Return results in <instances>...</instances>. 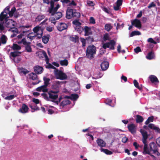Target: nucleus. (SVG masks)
<instances>
[{
    "mask_svg": "<svg viewBox=\"0 0 160 160\" xmlns=\"http://www.w3.org/2000/svg\"><path fill=\"white\" fill-rule=\"evenodd\" d=\"M140 132L141 133L142 136V141L143 143L144 144L143 148L144 152L145 154L150 155V152L149 149H148L147 142V140L148 138V132L142 129H140Z\"/></svg>",
    "mask_w": 160,
    "mask_h": 160,
    "instance_id": "1",
    "label": "nucleus"
},
{
    "mask_svg": "<svg viewBox=\"0 0 160 160\" xmlns=\"http://www.w3.org/2000/svg\"><path fill=\"white\" fill-rule=\"evenodd\" d=\"M96 48L93 45H91L88 46L87 48L86 51V56L87 57L91 59L93 58L94 55L96 54Z\"/></svg>",
    "mask_w": 160,
    "mask_h": 160,
    "instance_id": "2",
    "label": "nucleus"
},
{
    "mask_svg": "<svg viewBox=\"0 0 160 160\" xmlns=\"http://www.w3.org/2000/svg\"><path fill=\"white\" fill-rule=\"evenodd\" d=\"M80 17V13L76 12V10H74L71 8H68L67 9L66 16V18L67 19H69L72 18H78Z\"/></svg>",
    "mask_w": 160,
    "mask_h": 160,
    "instance_id": "3",
    "label": "nucleus"
},
{
    "mask_svg": "<svg viewBox=\"0 0 160 160\" xmlns=\"http://www.w3.org/2000/svg\"><path fill=\"white\" fill-rule=\"evenodd\" d=\"M59 92V90L58 88L56 91H54L53 90H51L49 91L48 94L49 95L48 97L46 94H44V97L45 98H46L47 99H48V98L52 100H55L58 97V95L57 93Z\"/></svg>",
    "mask_w": 160,
    "mask_h": 160,
    "instance_id": "4",
    "label": "nucleus"
},
{
    "mask_svg": "<svg viewBox=\"0 0 160 160\" xmlns=\"http://www.w3.org/2000/svg\"><path fill=\"white\" fill-rule=\"evenodd\" d=\"M54 2L52 0L50 1V6L49 8L48 12L51 15L53 16L55 14L58 9L60 7L59 4H57L56 7H54Z\"/></svg>",
    "mask_w": 160,
    "mask_h": 160,
    "instance_id": "5",
    "label": "nucleus"
},
{
    "mask_svg": "<svg viewBox=\"0 0 160 160\" xmlns=\"http://www.w3.org/2000/svg\"><path fill=\"white\" fill-rule=\"evenodd\" d=\"M18 43L23 44L24 46L25 50L27 52H32V48L30 46L31 43L30 42H27L25 38H22L21 41Z\"/></svg>",
    "mask_w": 160,
    "mask_h": 160,
    "instance_id": "6",
    "label": "nucleus"
},
{
    "mask_svg": "<svg viewBox=\"0 0 160 160\" xmlns=\"http://www.w3.org/2000/svg\"><path fill=\"white\" fill-rule=\"evenodd\" d=\"M116 44V42L114 40H112L108 42L103 44L102 47L104 49L109 48L110 50H114Z\"/></svg>",
    "mask_w": 160,
    "mask_h": 160,
    "instance_id": "7",
    "label": "nucleus"
},
{
    "mask_svg": "<svg viewBox=\"0 0 160 160\" xmlns=\"http://www.w3.org/2000/svg\"><path fill=\"white\" fill-rule=\"evenodd\" d=\"M150 152H152L153 154L157 153L158 156L160 155L158 152V148L157 144L154 142H150L149 144Z\"/></svg>",
    "mask_w": 160,
    "mask_h": 160,
    "instance_id": "8",
    "label": "nucleus"
},
{
    "mask_svg": "<svg viewBox=\"0 0 160 160\" xmlns=\"http://www.w3.org/2000/svg\"><path fill=\"white\" fill-rule=\"evenodd\" d=\"M57 78L61 80H64L68 78V76L66 74L63 72L62 71L57 70L55 73Z\"/></svg>",
    "mask_w": 160,
    "mask_h": 160,
    "instance_id": "9",
    "label": "nucleus"
},
{
    "mask_svg": "<svg viewBox=\"0 0 160 160\" xmlns=\"http://www.w3.org/2000/svg\"><path fill=\"white\" fill-rule=\"evenodd\" d=\"M28 77L29 79L35 81V82L32 83V85L37 84L41 82L40 80H39L38 76L35 73H31L28 74Z\"/></svg>",
    "mask_w": 160,
    "mask_h": 160,
    "instance_id": "10",
    "label": "nucleus"
},
{
    "mask_svg": "<svg viewBox=\"0 0 160 160\" xmlns=\"http://www.w3.org/2000/svg\"><path fill=\"white\" fill-rule=\"evenodd\" d=\"M67 28L68 25L64 22L60 23L57 27V29L60 32L67 29Z\"/></svg>",
    "mask_w": 160,
    "mask_h": 160,
    "instance_id": "11",
    "label": "nucleus"
},
{
    "mask_svg": "<svg viewBox=\"0 0 160 160\" xmlns=\"http://www.w3.org/2000/svg\"><path fill=\"white\" fill-rule=\"evenodd\" d=\"M29 108L26 104L23 103L22 104V107L18 111L22 113H25L28 112Z\"/></svg>",
    "mask_w": 160,
    "mask_h": 160,
    "instance_id": "12",
    "label": "nucleus"
},
{
    "mask_svg": "<svg viewBox=\"0 0 160 160\" xmlns=\"http://www.w3.org/2000/svg\"><path fill=\"white\" fill-rule=\"evenodd\" d=\"M131 23L132 25L138 28H141L142 25L140 21L137 19H135L131 21Z\"/></svg>",
    "mask_w": 160,
    "mask_h": 160,
    "instance_id": "13",
    "label": "nucleus"
},
{
    "mask_svg": "<svg viewBox=\"0 0 160 160\" xmlns=\"http://www.w3.org/2000/svg\"><path fill=\"white\" fill-rule=\"evenodd\" d=\"M84 28L85 32V36H88L92 34V32L90 27H89L87 26H85Z\"/></svg>",
    "mask_w": 160,
    "mask_h": 160,
    "instance_id": "14",
    "label": "nucleus"
},
{
    "mask_svg": "<svg viewBox=\"0 0 160 160\" xmlns=\"http://www.w3.org/2000/svg\"><path fill=\"white\" fill-rule=\"evenodd\" d=\"M33 69L35 73L38 74L42 73L43 71L42 67L38 65L34 67Z\"/></svg>",
    "mask_w": 160,
    "mask_h": 160,
    "instance_id": "15",
    "label": "nucleus"
},
{
    "mask_svg": "<svg viewBox=\"0 0 160 160\" xmlns=\"http://www.w3.org/2000/svg\"><path fill=\"white\" fill-rule=\"evenodd\" d=\"M128 128L129 131L132 134H134L136 132V127L133 124H131L128 125Z\"/></svg>",
    "mask_w": 160,
    "mask_h": 160,
    "instance_id": "16",
    "label": "nucleus"
},
{
    "mask_svg": "<svg viewBox=\"0 0 160 160\" xmlns=\"http://www.w3.org/2000/svg\"><path fill=\"white\" fill-rule=\"evenodd\" d=\"M109 66V62L106 61H103L101 64V67L103 71L106 70L108 68Z\"/></svg>",
    "mask_w": 160,
    "mask_h": 160,
    "instance_id": "17",
    "label": "nucleus"
},
{
    "mask_svg": "<svg viewBox=\"0 0 160 160\" xmlns=\"http://www.w3.org/2000/svg\"><path fill=\"white\" fill-rule=\"evenodd\" d=\"M148 127L150 129L154 130L155 132L160 133V129L158 127L156 126L154 124L152 123L149 124Z\"/></svg>",
    "mask_w": 160,
    "mask_h": 160,
    "instance_id": "18",
    "label": "nucleus"
},
{
    "mask_svg": "<svg viewBox=\"0 0 160 160\" xmlns=\"http://www.w3.org/2000/svg\"><path fill=\"white\" fill-rule=\"evenodd\" d=\"M36 90L38 92L42 91L43 92H48V89L47 88V87L44 85L37 88Z\"/></svg>",
    "mask_w": 160,
    "mask_h": 160,
    "instance_id": "19",
    "label": "nucleus"
},
{
    "mask_svg": "<svg viewBox=\"0 0 160 160\" xmlns=\"http://www.w3.org/2000/svg\"><path fill=\"white\" fill-rule=\"evenodd\" d=\"M149 78L152 83H154L155 82H158L159 81L157 77L154 75H150L149 76Z\"/></svg>",
    "mask_w": 160,
    "mask_h": 160,
    "instance_id": "20",
    "label": "nucleus"
},
{
    "mask_svg": "<svg viewBox=\"0 0 160 160\" xmlns=\"http://www.w3.org/2000/svg\"><path fill=\"white\" fill-rule=\"evenodd\" d=\"M97 142L98 145L101 147H105L106 145V143L101 139H98L97 141Z\"/></svg>",
    "mask_w": 160,
    "mask_h": 160,
    "instance_id": "21",
    "label": "nucleus"
},
{
    "mask_svg": "<svg viewBox=\"0 0 160 160\" xmlns=\"http://www.w3.org/2000/svg\"><path fill=\"white\" fill-rule=\"evenodd\" d=\"M69 40L75 43L78 42L79 37L77 35H75L74 37L71 36L69 38Z\"/></svg>",
    "mask_w": 160,
    "mask_h": 160,
    "instance_id": "22",
    "label": "nucleus"
},
{
    "mask_svg": "<svg viewBox=\"0 0 160 160\" xmlns=\"http://www.w3.org/2000/svg\"><path fill=\"white\" fill-rule=\"evenodd\" d=\"M155 57L154 53L152 51H151L148 53L146 56V58L148 59L151 60L154 58Z\"/></svg>",
    "mask_w": 160,
    "mask_h": 160,
    "instance_id": "23",
    "label": "nucleus"
},
{
    "mask_svg": "<svg viewBox=\"0 0 160 160\" xmlns=\"http://www.w3.org/2000/svg\"><path fill=\"white\" fill-rule=\"evenodd\" d=\"M71 103L70 101L68 99H66L62 101L60 103V105L62 108H63L64 106L70 104Z\"/></svg>",
    "mask_w": 160,
    "mask_h": 160,
    "instance_id": "24",
    "label": "nucleus"
},
{
    "mask_svg": "<svg viewBox=\"0 0 160 160\" xmlns=\"http://www.w3.org/2000/svg\"><path fill=\"white\" fill-rule=\"evenodd\" d=\"M136 116V120L137 123H140L143 122V118L142 116L137 115Z\"/></svg>",
    "mask_w": 160,
    "mask_h": 160,
    "instance_id": "25",
    "label": "nucleus"
},
{
    "mask_svg": "<svg viewBox=\"0 0 160 160\" xmlns=\"http://www.w3.org/2000/svg\"><path fill=\"white\" fill-rule=\"evenodd\" d=\"M8 38L5 35L2 34L1 38V41L2 43L3 44L6 43Z\"/></svg>",
    "mask_w": 160,
    "mask_h": 160,
    "instance_id": "26",
    "label": "nucleus"
},
{
    "mask_svg": "<svg viewBox=\"0 0 160 160\" xmlns=\"http://www.w3.org/2000/svg\"><path fill=\"white\" fill-rule=\"evenodd\" d=\"M133 84L135 87L138 88L139 90H141L142 89V85H141V86H139L138 83L136 80H133Z\"/></svg>",
    "mask_w": 160,
    "mask_h": 160,
    "instance_id": "27",
    "label": "nucleus"
},
{
    "mask_svg": "<svg viewBox=\"0 0 160 160\" xmlns=\"http://www.w3.org/2000/svg\"><path fill=\"white\" fill-rule=\"evenodd\" d=\"M19 72L20 73H23L26 75L29 72V71L26 69L23 68H20L19 69Z\"/></svg>",
    "mask_w": 160,
    "mask_h": 160,
    "instance_id": "28",
    "label": "nucleus"
},
{
    "mask_svg": "<svg viewBox=\"0 0 160 160\" xmlns=\"http://www.w3.org/2000/svg\"><path fill=\"white\" fill-rule=\"evenodd\" d=\"M12 20H6L5 25L6 27L8 28L11 27V24H12Z\"/></svg>",
    "mask_w": 160,
    "mask_h": 160,
    "instance_id": "29",
    "label": "nucleus"
},
{
    "mask_svg": "<svg viewBox=\"0 0 160 160\" xmlns=\"http://www.w3.org/2000/svg\"><path fill=\"white\" fill-rule=\"evenodd\" d=\"M12 48L14 50H19L21 49V47L17 44L13 43Z\"/></svg>",
    "mask_w": 160,
    "mask_h": 160,
    "instance_id": "30",
    "label": "nucleus"
},
{
    "mask_svg": "<svg viewBox=\"0 0 160 160\" xmlns=\"http://www.w3.org/2000/svg\"><path fill=\"white\" fill-rule=\"evenodd\" d=\"M60 63L61 66H67L68 64V61L66 59L61 60L60 61Z\"/></svg>",
    "mask_w": 160,
    "mask_h": 160,
    "instance_id": "31",
    "label": "nucleus"
},
{
    "mask_svg": "<svg viewBox=\"0 0 160 160\" xmlns=\"http://www.w3.org/2000/svg\"><path fill=\"white\" fill-rule=\"evenodd\" d=\"M42 54L44 57L45 58V61L46 63L48 64L49 62V59L47 55V54L45 51H42Z\"/></svg>",
    "mask_w": 160,
    "mask_h": 160,
    "instance_id": "32",
    "label": "nucleus"
},
{
    "mask_svg": "<svg viewBox=\"0 0 160 160\" xmlns=\"http://www.w3.org/2000/svg\"><path fill=\"white\" fill-rule=\"evenodd\" d=\"M21 53V52L18 51H15L14 52H11L10 53L11 55L13 58H15L19 55V54Z\"/></svg>",
    "mask_w": 160,
    "mask_h": 160,
    "instance_id": "33",
    "label": "nucleus"
},
{
    "mask_svg": "<svg viewBox=\"0 0 160 160\" xmlns=\"http://www.w3.org/2000/svg\"><path fill=\"white\" fill-rule=\"evenodd\" d=\"M141 34V33L139 31H134L131 32L130 35V37H132L135 35H139Z\"/></svg>",
    "mask_w": 160,
    "mask_h": 160,
    "instance_id": "34",
    "label": "nucleus"
},
{
    "mask_svg": "<svg viewBox=\"0 0 160 160\" xmlns=\"http://www.w3.org/2000/svg\"><path fill=\"white\" fill-rule=\"evenodd\" d=\"M104 28L106 30L109 32L112 28V27L110 24H107L105 25Z\"/></svg>",
    "mask_w": 160,
    "mask_h": 160,
    "instance_id": "35",
    "label": "nucleus"
},
{
    "mask_svg": "<svg viewBox=\"0 0 160 160\" xmlns=\"http://www.w3.org/2000/svg\"><path fill=\"white\" fill-rule=\"evenodd\" d=\"M44 81V85L47 87L49 84V82L50 81V79L49 78H47L46 77H44L43 78Z\"/></svg>",
    "mask_w": 160,
    "mask_h": 160,
    "instance_id": "36",
    "label": "nucleus"
},
{
    "mask_svg": "<svg viewBox=\"0 0 160 160\" xmlns=\"http://www.w3.org/2000/svg\"><path fill=\"white\" fill-rule=\"evenodd\" d=\"M55 17L56 18V19H59L61 18L62 16V13L61 12H56L55 14L54 15Z\"/></svg>",
    "mask_w": 160,
    "mask_h": 160,
    "instance_id": "37",
    "label": "nucleus"
},
{
    "mask_svg": "<svg viewBox=\"0 0 160 160\" xmlns=\"http://www.w3.org/2000/svg\"><path fill=\"white\" fill-rule=\"evenodd\" d=\"M17 97L16 95H10L9 96L6 97L5 99L8 100H11L13 99L14 98Z\"/></svg>",
    "mask_w": 160,
    "mask_h": 160,
    "instance_id": "38",
    "label": "nucleus"
},
{
    "mask_svg": "<svg viewBox=\"0 0 160 160\" xmlns=\"http://www.w3.org/2000/svg\"><path fill=\"white\" fill-rule=\"evenodd\" d=\"M16 8L14 7L12 8L11 11H10L9 12V15L10 17H12L13 16V14L16 11Z\"/></svg>",
    "mask_w": 160,
    "mask_h": 160,
    "instance_id": "39",
    "label": "nucleus"
},
{
    "mask_svg": "<svg viewBox=\"0 0 160 160\" xmlns=\"http://www.w3.org/2000/svg\"><path fill=\"white\" fill-rule=\"evenodd\" d=\"M45 16L44 15H40L37 16L36 18V20L37 21L40 22L42 19L45 18Z\"/></svg>",
    "mask_w": 160,
    "mask_h": 160,
    "instance_id": "40",
    "label": "nucleus"
},
{
    "mask_svg": "<svg viewBox=\"0 0 160 160\" xmlns=\"http://www.w3.org/2000/svg\"><path fill=\"white\" fill-rule=\"evenodd\" d=\"M72 23L73 24L76 25V26L80 27L81 25V23L77 19L74 20L72 22Z\"/></svg>",
    "mask_w": 160,
    "mask_h": 160,
    "instance_id": "41",
    "label": "nucleus"
},
{
    "mask_svg": "<svg viewBox=\"0 0 160 160\" xmlns=\"http://www.w3.org/2000/svg\"><path fill=\"white\" fill-rule=\"evenodd\" d=\"M4 12H2L0 14V21H2L6 18L7 14H4Z\"/></svg>",
    "mask_w": 160,
    "mask_h": 160,
    "instance_id": "42",
    "label": "nucleus"
},
{
    "mask_svg": "<svg viewBox=\"0 0 160 160\" xmlns=\"http://www.w3.org/2000/svg\"><path fill=\"white\" fill-rule=\"evenodd\" d=\"M49 40V37L47 36H44L42 37V41L45 44L47 43L48 42Z\"/></svg>",
    "mask_w": 160,
    "mask_h": 160,
    "instance_id": "43",
    "label": "nucleus"
},
{
    "mask_svg": "<svg viewBox=\"0 0 160 160\" xmlns=\"http://www.w3.org/2000/svg\"><path fill=\"white\" fill-rule=\"evenodd\" d=\"M102 151L107 155H111L112 153V152L106 149H102Z\"/></svg>",
    "mask_w": 160,
    "mask_h": 160,
    "instance_id": "44",
    "label": "nucleus"
},
{
    "mask_svg": "<svg viewBox=\"0 0 160 160\" xmlns=\"http://www.w3.org/2000/svg\"><path fill=\"white\" fill-rule=\"evenodd\" d=\"M29 106L32 110L33 109L34 110H39V108L37 107L36 105H34L33 106L32 105H29Z\"/></svg>",
    "mask_w": 160,
    "mask_h": 160,
    "instance_id": "45",
    "label": "nucleus"
},
{
    "mask_svg": "<svg viewBox=\"0 0 160 160\" xmlns=\"http://www.w3.org/2000/svg\"><path fill=\"white\" fill-rule=\"evenodd\" d=\"M71 99L72 100H76L78 98V96L77 94H72L71 96Z\"/></svg>",
    "mask_w": 160,
    "mask_h": 160,
    "instance_id": "46",
    "label": "nucleus"
},
{
    "mask_svg": "<svg viewBox=\"0 0 160 160\" xmlns=\"http://www.w3.org/2000/svg\"><path fill=\"white\" fill-rule=\"evenodd\" d=\"M80 41L82 43V47H84L86 46V39L82 38H80Z\"/></svg>",
    "mask_w": 160,
    "mask_h": 160,
    "instance_id": "47",
    "label": "nucleus"
},
{
    "mask_svg": "<svg viewBox=\"0 0 160 160\" xmlns=\"http://www.w3.org/2000/svg\"><path fill=\"white\" fill-rule=\"evenodd\" d=\"M86 40H87L88 42L90 43L94 41L93 38L92 36H89L86 38Z\"/></svg>",
    "mask_w": 160,
    "mask_h": 160,
    "instance_id": "48",
    "label": "nucleus"
},
{
    "mask_svg": "<svg viewBox=\"0 0 160 160\" xmlns=\"http://www.w3.org/2000/svg\"><path fill=\"white\" fill-rule=\"evenodd\" d=\"M103 39L104 41L109 40V36L108 33H106L104 35Z\"/></svg>",
    "mask_w": 160,
    "mask_h": 160,
    "instance_id": "49",
    "label": "nucleus"
},
{
    "mask_svg": "<svg viewBox=\"0 0 160 160\" xmlns=\"http://www.w3.org/2000/svg\"><path fill=\"white\" fill-rule=\"evenodd\" d=\"M40 27L38 26H37L36 27H34L33 29V31L35 33H37L40 30Z\"/></svg>",
    "mask_w": 160,
    "mask_h": 160,
    "instance_id": "50",
    "label": "nucleus"
},
{
    "mask_svg": "<svg viewBox=\"0 0 160 160\" xmlns=\"http://www.w3.org/2000/svg\"><path fill=\"white\" fill-rule=\"evenodd\" d=\"M134 52L136 53H138L141 51L140 48L139 47H137L134 49Z\"/></svg>",
    "mask_w": 160,
    "mask_h": 160,
    "instance_id": "51",
    "label": "nucleus"
},
{
    "mask_svg": "<svg viewBox=\"0 0 160 160\" xmlns=\"http://www.w3.org/2000/svg\"><path fill=\"white\" fill-rule=\"evenodd\" d=\"M89 21L90 23L92 24H94L96 23L95 19L92 17L90 18Z\"/></svg>",
    "mask_w": 160,
    "mask_h": 160,
    "instance_id": "52",
    "label": "nucleus"
},
{
    "mask_svg": "<svg viewBox=\"0 0 160 160\" xmlns=\"http://www.w3.org/2000/svg\"><path fill=\"white\" fill-rule=\"evenodd\" d=\"M50 20L51 22L55 24L56 23V20H58V19H56V18L55 17H51L50 18Z\"/></svg>",
    "mask_w": 160,
    "mask_h": 160,
    "instance_id": "53",
    "label": "nucleus"
},
{
    "mask_svg": "<svg viewBox=\"0 0 160 160\" xmlns=\"http://www.w3.org/2000/svg\"><path fill=\"white\" fill-rule=\"evenodd\" d=\"M156 6V4L153 2H151L148 6V8H150L152 7H155Z\"/></svg>",
    "mask_w": 160,
    "mask_h": 160,
    "instance_id": "54",
    "label": "nucleus"
},
{
    "mask_svg": "<svg viewBox=\"0 0 160 160\" xmlns=\"http://www.w3.org/2000/svg\"><path fill=\"white\" fill-rule=\"evenodd\" d=\"M16 92L15 90H13L9 92H8V95H16Z\"/></svg>",
    "mask_w": 160,
    "mask_h": 160,
    "instance_id": "55",
    "label": "nucleus"
},
{
    "mask_svg": "<svg viewBox=\"0 0 160 160\" xmlns=\"http://www.w3.org/2000/svg\"><path fill=\"white\" fill-rule=\"evenodd\" d=\"M87 4L89 6H94L93 2L92 1H88L87 2Z\"/></svg>",
    "mask_w": 160,
    "mask_h": 160,
    "instance_id": "56",
    "label": "nucleus"
},
{
    "mask_svg": "<svg viewBox=\"0 0 160 160\" xmlns=\"http://www.w3.org/2000/svg\"><path fill=\"white\" fill-rule=\"evenodd\" d=\"M11 29V31L14 33L17 34L18 33V28H13L12 29Z\"/></svg>",
    "mask_w": 160,
    "mask_h": 160,
    "instance_id": "57",
    "label": "nucleus"
},
{
    "mask_svg": "<svg viewBox=\"0 0 160 160\" xmlns=\"http://www.w3.org/2000/svg\"><path fill=\"white\" fill-rule=\"evenodd\" d=\"M123 0H117L116 2V5H118L119 6L122 5V3Z\"/></svg>",
    "mask_w": 160,
    "mask_h": 160,
    "instance_id": "58",
    "label": "nucleus"
},
{
    "mask_svg": "<svg viewBox=\"0 0 160 160\" xmlns=\"http://www.w3.org/2000/svg\"><path fill=\"white\" fill-rule=\"evenodd\" d=\"M9 9V7H7L4 10V12L6 13V14H7V15L8 13L9 14V12L10 11Z\"/></svg>",
    "mask_w": 160,
    "mask_h": 160,
    "instance_id": "59",
    "label": "nucleus"
},
{
    "mask_svg": "<svg viewBox=\"0 0 160 160\" xmlns=\"http://www.w3.org/2000/svg\"><path fill=\"white\" fill-rule=\"evenodd\" d=\"M32 102L36 104H38L39 103V100L38 99L33 98L32 100Z\"/></svg>",
    "mask_w": 160,
    "mask_h": 160,
    "instance_id": "60",
    "label": "nucleus"
},
{
    "mask_svg": "<svg viewBox=\"0 0 160 160\" xmlns=\"http://www.w3.org/2000/svg\"><path fill=\"white\" fill-rule=\"evenodd\" d=\"M128 140V138L126 137H125L122 138V142L125 143L127 142Z\"/></svg>",
    "mask_w": 160,
    "mask_h": 160,
    "instance_id": "61",
    "label": "nucleus"
},
{
    "mask_svg": "<svg viewBox=\"0 0 160 160\" xmlns=\"http://www.w3.org/2000/svg\"><path fill=\"white\" fill-rule=\"evenodd\" d=\"M60 1L63 3H68L70 2V0H61Z\"/></svg>",
    "mask_w": 160,
    "mask_h": 160,
    "instance_id": "62",
    "label": "nucleus"
},
{
    "mask_svg": "<svg viewBox=\"0 0 160 160\" xmlns=\"http://www.w3.org/2000/svg\"><path fill=\"white\" fill-rule=\"evenodd\" d=\"M121 79L124 80V82H126L127 81V78L123 75H122L121 77Z\"/></svg>",
    "mask_w": 160,
    "mask_h": 160,
    "instance_id": "63",
    "label": "nucleus"
},
{
    "mask_svg": "<svg viewBox=\"0 0 160 160\" xmlns=\"http://www.w3.org/2000/svg\"><path fill=\"white\" fill-rule=\"evenodd\" d=\"M157 144L160 147V137L157 138L156 140Z\"/></svg>",
    "mask_w": 160,
    "mask_h": 160,
    "instance_id": "64",
    "label": "nucleus"
}]
</instances>
